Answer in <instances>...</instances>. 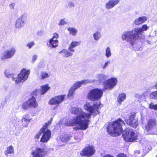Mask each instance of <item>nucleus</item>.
I'll return each mask as SVG.
<instances>
[{
    "label": "nucleus",
    "mask_w": 157,
    "mask_h": 157,
    "mask_svg": "<svg viewBox=\"0 0 157 157\" xmlns=\"http://www.w3.org/2000/svg\"><path fill=\"white\" fill-rule=\"evenodd\" d=\"M135 114L130 115L128 119L125 120L126 124L131 126L134 128H136L138 124V120L135 119Z\"/></svg>",
    "instance_id": "14"
},
{
    "label": "nucleus",
    "mask_w": 157,
    "mask_h": 157,
    "mask_svg": "<svg viewBox=\"0 0 157 157\" xmlns=\"http://www.w3.org/2000/svg\"><path fill=\"white\" fill-rule=\"evenodd\" d=\"M117 157H128L126 155L123 153H120L118 154Z\"/></svg>",
    "instance_id": "45"
},
{
    "label": "nucleus",
    "mask_w": 157,
    "mask_h": 157,
    "mask_svg": "<svg viewBox=\"0 0 157 157\" xmlns=\"http://www.w3.org/2000/svg\"><path fill=\"white\" fill-rule=\"evenodd\" d=\"M146 92H144L141 94H135V97L139 99H144L146 96Z\"/></svg>",
    "instance_id": "30"
},
{
    "label": "nucleus",
    "mask_w": 157,
    "mask_h": 157,
    "mask_svg": "<svg viewBox=\"0 0 157 157\" xmlns=\"http://www.w3.org/2000/svg\"><path fill=\"white\" fill-rule=\"evenodd\" d=\"M101 104L99 102H95L92 105L89 102H86L84 106V109L91 114L85 113L80 108H72L70 110L71 113L77 115L76 117H73L72 119L67 121L66 123L67 126H74L78 125L75 128L77 130H84L88 127L89 120L91 118V114L96 115L99 113L98 109Z\"/></svg>",
    "instance_id": "1"
},
{
    "label": "nucleus",
    "mask_w": 157,
    "mask_h": 157,
    "mask_svg": "<svg viewBox=\"0 0 157 157\" xmlns=\"http://www.w3.org/2000/svg\"><path fill=\"white\" fill-rule=\"evenodd\" d=\"M16 49L14 47H12L4 52L0 56V59L3 61L6 59H11L13 57L16 52Z\"/></svg>",
    "instance_id": "8"
},
{
    "label": "nucleus",
    "mask_w": 157,
    "mask_h": 157,
    "mask_svg": "<svg viewBox=\"0 0 157 157\" xmlns=\"http://www.w3.org/2000/svg\"><path fill=\"white\" fill-rule=\"evenodd\" d=\"M103 94V91L102 90L98 88L94 89L88 92L87 98L91 101H97L102 97Z\"/></svg>",
    "instance_id": "5"
},
{
    "label": "nucleus",
    "mask_w": 157,
    "mask_h": 157,
    "mask_svg": "<svg viewBox=\"0 0 157 157\" xmlns=\"http://www.w3.org/2000/svg\"><path fill=\"white\" fill-rule=\"evenodd\" d=\"M68 30L69 32V34L73 36H75L77 33V30L74 28H69L67 29Z\"/></svg>",
    "instance_id": "27"
},
{
    "label": "nucleus",
    "mask_w": 157,
    "mask_h": 157,
    "mask_svg": "<svg viewBox=\"0 0 157 157\" xmlns=\"http://www.w3.org/2000/svg\"><path fill=\"white\" fill-rule=\"evenodd\" d=\"M80 44V41H72L69 45L68 49L73 53L74 52H75V50L73 48L78 46Z\"/></svg>",
    "instance_id": "20"
},
{
    "label": "nucleus",
    "mask_w": 157,
    "mask_h": 157,
    "mask_svg": "<svg viewBox=\"0 0 157 157\" xmlns=\"http://www.w3.org/2000/svg\"><path fill=\"white\" fill-rule=\"evenodd\" d=\"M26 17L25 14L21 15L15 21V27L16 29H20L24 26L25 24V18Z\"/></svg>",
    "instance_id": "12"
},
{
    "label": "nucleus",
    "mask_w": 157,
    "mask_h": 157,
    "mask_svg": "<svg viewBox=\"0 0 157 157\" xmlns=\"http://www.w3.org/2000/svg\"><path fill=\"white\" fill-rule=\"evenodd\" d=\"M5 154L7 156L9 154H13L14 153V148L11 145L8 147L6 150L5 151Z\"/></svg>",
    "instance_id": "24"
},
{
    "label": "nucleus",
    "mask_w": 157,
    "mask_h": 157,
    "mask_svg": "<svg viewBox=\"0 0 157 157\" xmlns=\"http://www.w3.org/2000/svg\"><path fill=\"white\" fill-rule=\"evenodd\" d=\"M157 125V123L155 120L153 119H149L145 125V129L147 131L152 130L154 129Z\"/></svg>",
    "instance_id": "15"
},
{
    "label": "nucleus",
    "mask_w": 157,
    "mask_h": 157,
    "mask_svg": "<svg viewBox=\"0 0 157 157\" xmlns=\"http://www.w3.org/2000/svg\"><path fill=\"white\" fill-rule=\"evenodd\" d=\"M147 18L145 16L140 17L136 18L134 21V22L136 25H139L144 23L147 21Z\"/></svg>",
    "instance_id": "19"
},
{
    "label": "nucleus",
    "mask_w": 157,
    "mask_h": 157,
    "mask_svg": "<svg viewBox=\"0 0 157 157\" xmlns=\"http://www.w3.org/2000/svg\"><path fill=\"white\" fill-rule=\"evenodd\" d=\"M8 98L6 97V98L4 100L2 101L1 103V104L0 106V107L2 108H3L5 106L6 103L8 101Z\"/></svg>",
    "instance_id": "35"
},
{
    "label": "nucleus",
    "mask_w": 157,
    "mask_h": 157,
    "mask_svg": "<svg viewBox=\"0 0 157 157\" xmlns=\"http://www.w3.org/2000/svg\"><path fill=\"white\" fill-rule=\"evenodd\" d=\"M149 108L151 109L157 110V105H155L153 102H151L149 105Z\"/></svg>",
    "instance_id": "34"
},
{
    "label": "nucleus",
    "mask_w": 157,
    "mask_h": 157,
    "mask_svg": "<svg viewBox=\"0 0 157 157\" xmlns=\"http://www.w3.org/2000/svg\"><path fill=\"white\" fill-rule=\"evenodd\" d=\"M117 82V78H112L106 80L104 82L103 87L105 89L110 90L116 85Z\"/></svg>",
    "instance_id": "10"
},
{
    "label": "nucleus",
    "mask_w": 157,
    "mask_h": 157,
    "mask_svg": "<svg viewBox=\"0 0 157 157\" xmlns=\"http://www.w3.org/2000/svg\"><path fill=\"white\" fill-rule=\"evenodd\" d=\"M51 120L49 121L47 123H46L45 125L41 129V132L43 133V135L40 140V142H47L51 137V132L47 129L48 126L51 124V121L52 120V118Z\"/></svg>",
    "instance_id": "6"
},
{
    "label": "nucleus",
    "mask_w": 157,
    "mask_h": 157,
    "mask_svg": "<svg viewBox=\"0 0 157 157\" xmlns=\"http://www.w3.org/2000/svg\"><path fill=\"white\" fill-rule=\"evenodd\" d=\"M30 108H36L38 104L34 97H32L27 101Z\"/></svg>",
    "instance_id": "17"
},
{
    "label": "nucleus",
    "mask_w": 157,
    "mask_h": 157,
    "mask_svg": "<svg viewBox=\"0 0 157 157\" xmlns=\"http://www.w3.org/2000/svg\"><path fill=\"white\" fill-rule=\"evenodd\" d=\"M42 133L41 132V130H40V131L38 133L36 134L35 137L36 138L38 139L40 137L41 134Z\"/></svg>",
    "instance_id": "46"
},
{
    "label": "nucleus",
    "mask_w": 157,
    "mask_h": 157,
    "mask_svg": "<svg viewBox=\"0 0 157 157\" xmlns=\"http://www.w3.org/2000/svg\"><path fill=\"white\" fill-rule=\"evenodd\" d=\"M106 76L103 74H98L95 76V79H89L94 81L92 82L96 81H102L103 80L106 79Z\"/></svg>",
    "instance_id": "21"
},
{
    "label": "nucleus",
    "mask_w": 157,
    "mask_h": 157,
    "mask_svg": "<svg viewBox=\"0 0 157 157\" xmlns=\"http://www.w3.org/2000/svg\"><path fill=\"white\" fill-rule=\"evenodd\" d=\"M48 152L43 148L37 147L31 152L32 157H45Z\"/></svg>",
    "instance_id": "11"
},
{
    "label": "nucleus",
    "mask_w": 157,
    "mask_h": 157,
    "mask_svg": "<svg viewBox=\"0 0 157 157\" xmlns=\"http://www.w3.org/2000/svg\"><path fill=\"white\" fill-rule=\"evenodd\" d=\"M30 72L29 70H26L25 69H23L20 74L16 78L13 76V75L8 70H6L4 72V74L7 78H9L11 77L12 79L15 81L16 83H18L21 82H24L27 79Z\"/></svg>",
    "instance_id": "4"
},
{
    "label": "nucleus",
    "mask_w": 157,
    "mask_h": 157,
    "mask_svg": "<svg viewBox=\"0 0 157 157\" xmlns=\"http://www.w3.org/2000/svg\"><path fill=\"white\" fill-rule=\"evenodd\" d=\"M15 4L14 3H12L9 5V6L10 9H14Z\"/></svg>",
    "instance_id": "42"
},
{
    "label": "nucleus",
    "mask_w": 157,
    "mask_h": 157,
    "mask_svg": "<svg viewBox=\"0 0 157 157\" xmlns=\"http://www.w3.org/2000/svg\"><path fill=\"white\" fill-rule=\"evenodd\" d=\"M58 41L57 39H51L49 41V46L52 48H55L57 46Z\"/></svg>",
    "instance_id": "22"
},
{
    "label": "nucleus",
    "mask_w": 157,
    "mask_h": 157,
    "mask_svg": "<svg viewBox=\"0 0 157 157\" xmlns=\"http://www.w3.org/2000/svg\"><path fill=\"white\" fill-rule=\"evenodd\" d=\"M105 56L106 57L108 58L110 57L112 55L111 50L109 47H107L105 50Z\"/></svg>",
    "instance_id": "31"
},
{
    "label": "nucleus",
    "mask_w": 157,
    "mask_h": 157,
    "mask_svg": "<svg viewBox=\"0 0 157 157\" xmlns=\"http://www.w3.org/2000/svg\"><path fill=\"white\" fill-rule=\"evenodd\" d=\"M119 2V0H109L105 5V8L108 10L111 9Z\"/></svg>",
    "instance_id": "16"
},
{
    "label": "nucleus",
    "mask_w": 157,
    "mask_h": 157,
    "mask_svg": "<svg viewBox=\"0 0 157 157\" xmlns=\"http://www.w3.org/2000/svg\"><path fill=\"white\" fill-rule=\"evenodd\" d=\"M125 123L121 119L114 122L109 123L107 128L108 133L112 136L115 137L122 133L124 139L127 142H134L138 139V135L132 129H126L123 132L122 126Z\"/></svg>",
    "instance_id": "2"
},
{
    "label": "nucleus",
    "mask_w": 157,
    "mask_h": 157,
    "mask_svg": "<svg viewBox=\"0 0 157 157\" xmlns=\"http://www.w3.org/2000/svg\"><path fill=\"white\" fill-rule=\"evenodd\" d=\"M34 44L33 42H31L27 44L26 46L28 47L29 48H30L34 45Z\"/></svg>",
    "instance_id": "40"
},
{
    "label": "nucleus",
    "mask_w": 157,
    "mask_h": 157,
    "mask_svg": "<svg viewBox=\"0 0 157 157\" xmlns=\"http://www.w3.org/2000/svg\"><path fill=\"white\" fill-rule=\"evenodd\" d=\"M74 139L75 140H81L82 138H80L78 137V136H75L74 137Z\"/></svg>",
    "instance_id": "47"
},
{
    "label": "nucleus",
    "mask_w": 157,
    "mask_h": 157,
    "mask_svg": "<svg viewBox=\"0 0 157 157\" xmlns=\"http://www.w3.org/2000/svg\"><path fill=\"white\" fill-rule=\"evenodd\" d=\"M154 87L156 89H157V81L155 82Z\"/></svg>",
    "instance_id": "50"
},
{
    "label": "nucleus",
    "mask_w": 157,
    "mask_h": 157,
    "mask_svg": "<svg viewBox=\"0 0 157 157\" xmlns=\"http://www.w3.org/2000/svg\"><path fill=\"white\" fill-rule=\"evenodd\" d=\"M126 95L125 93H121L119 95L117 98V101L120 104L124 101L126 99Z\"/></svg>",
    "instance_id": "23"
},
{
    "label": "nucleus",
    "mask_w": 157,
    "mask_h": 157,
    "mask_svg": "<svg viewBox=\"0 0 157 157\" xmlns=\"http://www.w3.org/2000/svg\"><path fill=\"white\" fill-rule=\"evenodd\" d=\"M64 95L56 96L50 100L49 104L51 105H58L64 100Z\"/></svg>",
    "instance_id": "13"
},
{
    "label": "nucleus",
    "mask_w": 157,
    "mask_h": 157,
    "mask_svg": "<svg viewBox=\"0 0 157 157\" xmlns=\"http://www.w3.org/2000/svg\"><path fill=\"white\" fill-rule=\"evenodd\" d=\"M59 53L63 57L67 58L73 55V53L71 51L65 49H63L59 52Z\"/></svg>",
    "instance_id": "18"
},
{
    "label": "nucleus",
    "mask_w": 157,
    "mask_h": 157,
    "mask_svg": "<svg viewBox=\"0 0 157 157\" xmlns=\"http://www.w3.org/2000/svg\"><path fill=\"white\" fill-rule=\"evenodd\" d=\"M94 81L86 79L82 80L81 81H78L74 83L73 86L71 88L70 90L69 91L67 95V97L68 98H70L73 95L74 92L78 88L80 87L82 84L85 85L89 83L92 82Z\"/></svg>",
    "instance_id": "7"
},
{
    "label": "nucleus",
    "mask_w": 157,
    "mask_h": 157,
    "mask_svg": "<svg viewBox=\"0 0 157 157\" xmlns=\"http://www.w3.org/2000/svg\"><path fill=\"white\" fill-rule=\"evenodd\" d=\"M17 121H18V119L16 117V118H14L13 119H12L11 121L12 123L14 125L17 123Z\"/></svg>",
    "instance_id": "39"
},
{
    "label": "nucleus",
    "mask_w": 157,
    "mask_h": 157,
    "mask_svg": "<svg viewBox=\"0 0 157 157\" xmlns=\"http://www.w3.org/2000/svg\"><path fill=\"white\" fill-rule=\"evenodd\" d=\"M149 97L151 99H157V91H154L151 93Z\"/></svg>",
    "instance_id": "32"
},
{
    "label": "nucleus",
    "mask_w": 157,
    "mask_h": 157,
    "mask_svg": "<svg viewBox=\"0 0 157 157\" xmlns=\"http://www.w3.org/2000/svg\"><path fill=\"white\" fill-rule=\"evenodd\" d=\"M42 34V31H39L37 32V34L39 36H41Z\"/></svg>",
    "instance_id": "48"
},
{
    "label": "nucleus",
    "mask_w": 157,
    "mask_h": 157,
    "mask_svg": "<svg viewBox=\"0 0 157 157\" xmlns=\"http://www.w3.org/2000/svg\"><path fill=\"white\" fill-rule=\"evenodd\" d=\"M101 36V33L98 31L94 33L93 35L94 39L95 40H98L100 38Z\"/></svg>",
    "instance_id": "28"
},
{
    "label": "nucleus",
    "mask_w": 157,
    "mask_h": 157,
    "mask_svg": "<svg viewBox=\"0 0 157 157\" xmlns=\"http://www.w3.org/2000/svg\"><path fill=\"white\" fill-rule=\"evenodd\" d=\"M110 61L109 60L108 61L105 62L104 64H101L100 66V67L102 69H104L106 68L108 65L110 64Z\"/></svg>",
    "instance_id": "33"
},
{
    "label": "nucleus",
    "mask_w": 157,
    "mask_h": 157,
    "mask_svg": "<svg viewBox=\"0 0 157 157\" xmlns=\"http://www.w3.org/2000/svg\"><path fill=\"white\" fill-rule=\"evenodd\" d=\"M37 57V55H33L32 57V59L31 62L33 63H34L35 62V60L36 59Z\"/></svg>",
    "instance_id": "41"
},
{
    "label": "nucleus",
    "mask_w": 157,
    "mask_h": 157,
    "mask_svg": "<svg viewBox=\"0 0 157 157\" xmlns=\"http://www.w3.org/2000/svg\"><path fill=\"white\" fill-rule=\"evenodd\" d=\"M104 157H114L112 155H105Z\"/></svg>",
    "instance_id": "49"
},
{
    "label": "nucleus",
    "mask_w": 157,
    "mask_h": 157,
    "mask_svg": "<svg viewBox=\"0 0 157 157\" xmlns=\"http://www.w3.org/2000/svg\"><path fill=\"white\" fill-rule=\"evenodd\" d=\"M40 77L42 79H44L48 77V74L45 72H42L41 73Z\"/></svg>",
    "instance_id": "36"
},
{
    "label": "nucleus",
    "mask_w": 157,
    "mask_h": 157,
    "mask_svg": "<svg viewBox=\"0 0 157 157\" xmlns=\"http://www.w3.org/2000/svg\"><path fill=\"white\" fill-rule=\"evenodd\" d=\"M49 87L48 85H45L41 86L40 93L41 95L44 94L46 93L49 89Z\"/></svg>",
    "instance_id": "26"
},
{
    "label": "nucleus",
    "mask_w": 157,
    "mask_h": 157,
    "mask_svg": "<svg viewBox=\"0 0 157 157\" xmlns=\"http://www.w3.org/2000/svg\"><path fill=\"white\" fill-rule=\"evenodd\" d=\"M65 18H63L61 19L58 23V25L60 26L66 24V22L65 21Z\"/></svg>",
    "instance_id": "38"
},
{
    "label": "nucleus",
    "mask_w": 157,
    "mask_h": 157,
    "mask_svg": "<svg viewBox=\"0 0 157 157\" xmlns=\"http://www.w3.org/2000/svg\"><path fill=\"white\" fill-rule=\"evenodd\" d=\"M68 6L70 8L74 7H75V4L71 2H70L68 3Z\"/></svg>",
    "instance_id": "43"
},
{
    "label": "nucleus",
    "mask_w": 157,
    "mask_h": 157,
    "mask_svg": "<svg viewBox=\"0 0 157 157\" xmlns=\"http://www.w3.org/2000/svg\"><path fill=\"white\" fill-rule=\"evenodd\" d=\"M58 35L56 33H55L53 34V36L52 39H56L58 37Z\"/></svg>",
    "instance_id": "44"
},
{
    "label": "nucleus",
    "mask_w": 157,
    "mask_h": 157,
    "mask_svg": "<svg viewBox=\"0 0 157 157\" xmlns=\"http://www.w3.org/2000/svg\"><path fill=\"white\" fill-rule=\"evenodd\" d=\"M149 28V27L147 25L144 24L140 27L135 28L130 31H125L122 34L121 39L123 40L127 41L132 45L136 40L144 38L143 33Z\"/></svg>",
    "instance_id": "3"
},
{
    "label": "nucleus",
    "mask_w": 157,
    "mask_h": 157,
    "mask_svg": "<svg viewBox=\"0 0 157 157\" xmlns=\"http://www.w3.org/2000/svg\"><path fill=\"white\" fill-rule=\"evenodd\" d=\"M95 149L92 145H89L85 147L80 152L81 155L90 157L93 155L95 153Z\"/></svg>",
    "instance_id": "9"
},
{
    "label": "nucleus",
    "mask_w": 157,
    "mask_h": 157,
    "mask_svg": "<svg viewBox=\"0 0 157 157\" xmlns=\"http://www.w3.org/2000/svg\"><path fill=\"white\" fill-rule=\"evenodd\" d=\"M30 122V120L27 119L26 118L24 117L23 118L22 120V125L24 127H27Z\"/></svg>",
    "instance_id": "29"
},
{
    "label": "nucleus",
    "mask_w": 157,
    "mask_h": 157,
    "mask_svg": "<svg viewBox=\"0 0 157 157\" xmlns=\"http://www.w3.org/2000/svg\"><path fill=\"white\" fill-rule=\"evenodd\" d=\"M71 137V135H66L62 136L61 137V140L62 142H67L69 140Z\"/></svg>",
    "instance_id": "25"
},
{
    "label": "nucleus",
    "mask_w": 157,
    "mask_h": 157,
    "mask_svg": "<svg viewBox=\"0 0 157 157\" xmlns=\"http://www.w3.org/2000/svg\"><path fill=\"white\" fill-rule=\"evenodd\" d=\"M22 107V108L24 109H26L28 108L29 107L27 101L23 104Z\"/></svg>",
    "instance_id": "37"
}]
</instances>
